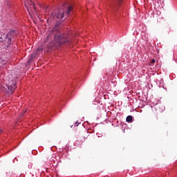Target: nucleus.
Returning <instances> with one entry per match:
<instances>
[{"mask_svg": "<svg viewBox=\"0 0 177 177\" xmlns=\"http://www.w3.org/2000/svg\"><path fill=\"white\" fill-rule=\"evenodd\" d=\"M68 35H62L57 28H53L47 36V41L50 44H59L62 45L67 42Z\"/></svg>", "mask_w": 177, "mask_h": 177, "instance_id": "f257e3e1", "label": "nucleus"}, {"mask_svg": "<svg viewBox=\"0 0 177 177\" xmlns=\"http://www.w3.org/2000/svg\"><path fill=\"white\" fill-rule=\"evenodd\" d=\"M2 133V130H0V133Z\"/></svg>", "mask_w": 177, "mask_h": 177, "instance_id": "f8f14e48", "label": "nucleus"}, {"mask_svg": "<svg viewBox=\"0 0 177 177\" xmlns=\"http://www.w3.org/2000/svg\"><path fill=\"white\" fill-rule=\"evenodd\" d=\"M75 125H76V127H78V125H80V122H75Z\"/></svg>", "mask_w": 177, "mask_h": 177, "instance_id": "9d476101", "label": "nucleus"}, {"mask_svg": "<svg viewBox=\"0 0 177 177\" xmlns=\"http://www.w3.org/2000/svg\"><path fill=\"white\" fill-rule=\"evenodd\" d=\"M71 10H73L72 6L68 7L66 12H64V10H59L57 14L56 15L57 19H63L64 17V15L66 16H68V15H70V12H71Z\"/></svg>", "mask_w": 177, "mask_h": 177, "instance_id": "f03ea898", "label": "nucleus"}, {"mask_svg": "<svg viewBox=\"0 0 177 177\" xmlns=\"http://www.w3.org/2000/svg\"><path fill=\"white\" fill-rule=\"evenodd\" d=\"M35 56H37V53H33V54L31 55V59H34V57H35Z\"/></svg>", "mask_w": 177, "mask_h": 177, "instance_id": "6e6552de", "label": "nucleus"}, {"mask_svg": "<svg viewBox=\"0 0 177 177\" xmlns=\"http://www.w3.org/2000/svg\"><path fill=\"white\" fill-rule=\"evenodd\" d=\"M7 86L9 91H10L12 93L15 92V90L16 89V84L14 83L12 84H8Z\"/></svg>", "mask_w": 177, "mask_h": 177, "instance_id": "20e7f679", "label": "nucleus"}, {"mask_svg": "<svg viewBox=\"0 0 177 177\" xmlns=\"http://www.w3.org/2000/svg\"><path fill=\"white\" fill-rule=\"evenodd\" d=\"M26 112H27V111H22V115H23L24 114H26Z\"/></svg>", "mask_w": 177, "mask_h": 177, "instance_id": "9b49d317", "label": "nucleus"}, {"mask_svg": "<svg viewBox=\"0 0 177 177\" xmlns=\"http://www.w3.org/2000/svg\"><path fill=\"white\" fill-rule=\"evenodd\" d=\"M124 2V0H113L114 6H121V4Z\"/></svg>", "mask_w": 177, "mask_h": 177, "instance_id": "39448f33", "label": "nucleus"}, {"mask_svg": "<svg viewBox=\"0 0 177 177\" xmlns=\"http://www.w3.org/2000/svg\"><path fill=\"white\" fill-rule=\"evenodd\" d=\"M126 121L127 122H132V116L131 115L127 116L126 118Z\"/></svg>", "mask_w": 177, "mask_h": 177, "instance_id": "423d86ee", "label": "nucleus"}, {"mask_svg": "<svg viewBox=\"0 0 177 177\" xmlns=\"http://www.w3.org/2000/svg\"><path fill=\"white\" fill-rule=\"evenodd\" d=\"M30 8H33V9L35 10V6H34V3H32L31 6H30Z\"/></svg>", "mask_w": 177, "mask_h": 177, "instance_id": "1a4fd4ad", "label": "nucleus"}, {"mask_svg": "<svg viewBox=\"0 0 177 177\" xmlns=\"http://www.w3.org/2000/svg\"><path fill=\"white\" fill-rule=\"evenodd\" d=\"M17 37V32L15 30H10L6 35V39H8L7 42L8 45L12 44V39H15Z\"/></svg>", "mask_w": 177, "mask_h": 177, "instance_id": "7ed1b4c3", "label": "nucleus"}, {"mask_svg": "<svg viewBox=\"0 0 177 177\" xmlns=\"http://www.w3.org/2000/svg\"><path fill=\"white\" fill-rule=\"evenodd\" d=\"M154 63H156V59H151L150 66H151V64H154Z\"/></svg>", "mask_w": 177, "mask_h": 177, "instance_id": "0eeeda50", "label": "nucleus"}]
</instances>
